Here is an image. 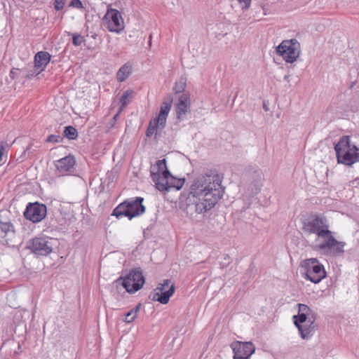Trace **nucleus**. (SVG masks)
Instances as JSON below:
<instances>
[{
    "instance_id": "12",
    "label": "nucleus",
    "mask_w": 359,
    "mask_h": 359,
    "mask_svg": "<svg viewBox=\"0 0 359 359\" xmlns=\"http://www.w3.org/2000/svg\"><path fill=\"white\" fill-rule=\"evenodd\" d=\"M294 323L298 328L300 335L302 339H306L309 337L311 332V325L314 322V319L311 318L306 315L300 314L293 316Z\"/></svg>"
},
{
    "instance_id": "19",
    "label": "nucleus",
    "mask_w": 359,
    "mask_h": 359,
    "mask_svg": "<svg viewBox=\"0 0 359 359\" xmlns=\"http://www.w3.org/2000/svg\"><path fill=\"white\" fill-rule=\"evenodd\" d=\"M74 164L75 161L74 157L68 156L57 161L55 163V166L60 172H64L69 171L72 168H73Z\"/></svg>"
},
{
    "instance_id": "18",
    "label": "nucleus",
    "mask_w": 359,
    "mask_h": 359,
    "mask_svg": "<svg viewBox=\"0 0 359 359\" xmlns=\"http://www.w3.org/2000/svg\"><path fill=\"white\" fill-rule=\"evenodd\" d=\"M51 55L46 51H39L34 56V68L43 71L50 60Z\"/></svg>"
},
{
    "instance_id": "32",
    "label": "nucleus",
    "mask_w": 359,
    "mask_h": 359,
    "mask_svg": "<svg viewBox=\"0 0 359 359\" xmlns=\"http://www.w3.org/2000/svg\"><path fill=\"white\" fill-rule=\"evenodd\" d=\"M62 140V137L60 135H50L46 139V142L58 143Z\"/></svg>"
},
{
    "instance_id": "16",
    "label": "nucleus",
    "mask_w": 359,
    "mask_h": 359,
    "mask_svg": "<svg viewBox=\"0 0 359 359\" xmlns=\"http://www.w3.org/2000/svg\"><path fill=\"white\" fill-rule=\"evenodd\" d=\"M172 104V98L171 96L166 97L161 105L160 112L156 120V123H158L161 128L165 126L168 115L170 111Z\"/></svg>"
},
{
    "instance_id": "1",
    "label": "nucleus",
    "mask_w": 359,
    "mask_h": 359,
    "mask_svg": "<svg viewBox=\"0 0 359 359\" xmlns=\"http://www.w3.org/2000/svg\"><path fill=\"white\" fill-rule=\"evenodd\" d=\"M224 194L222 178L215 170H207L193 180L187 198V212L203 215L212 209Z\"/></svg>"
},
{
    "instance_id": "4",
    "label": "nucleus",
    "mask_w": 359,
    "mask_h": 359,
    "mask_svg": "<svg viewBox=\"0 0 359 359\" xmlns=\"http://www.w3.org/2000/svg\"><path fill=\"white\" fill-rule=\"evenodd\" d=\"M302 267L304 269L303 277L313 283H319L326 277L324 266L316 258L306 259Z\"/></svg>"
},
{
    "instance_id": "34",
    "label": "nucleus",
    "mask_w": 359,
    "mask_h": 359,
    "mask_svg": "<svg viewBox=\"0 0 359 359\" xmlns=\"http://www.w3.org/2000/svg\"><path fill=\"white\" fill-rule=\"evenodd\" d=\"M21 72L20 69L17 68H13L10 71L9 76L11 80H14L17 78V76L19 75V73Z\"/></svg>"
},
{
    "instance_id": "31",
    "label": "nucleus",
    "mask_w": 359,
    "mask_h": 359,
    "mask_svg": "<svg viewBox=\"0 0 359 359\" xmlns=\"http://www.w3.org/2000/svg\"><path fill=\"white\" fill-rule=\"evenodd\" d=\"M156 168H157V172H156L161 173V172L163 171V170L166 168V161H165V159L163 158L162 160L157 161L156 163Z\"/></svg>"
},
{
    "instance_id": "24",
    "label": "nucleus",
    "mask_w": 359,
    "mask_h": 359,
    "mask_svg": "<svg viewBox=\"0 0 359 359\" xmlns=\"http://www.w3.org/2000/svg\"><path fill=\"white\" fill-rule=\"evenodd\" d=\"M184 180L171 177L169 183V191L172 189L180 190L184 185Z\"/></svg>"
},
{
    "instance_id": "11",
    "label": "nucleus",
    "mask_w": 359,
    "mask_h": 359,
    "mask_svg": "<svg viewBox=\"0 0 359 359\" xmlns=\"http://www.w3.org/2000/svg\"><path fill=\"white\" fill-rule=\"evenodd\" d=\"M104 24L111 32L119 34L124 29L123 19L121 13L116 9L108 11L104 16Z\"/></svg>"
},
{
    "instance_id": "13",
    "label": "nucleus",
    "mask_w": 359,
    "mask_h": 359,
    "mask_svg": "<svg viewBox=\"0 0 359 359\" xmlns=\"http://www.w3.org/2000/svg\"><path fill=\"white\" fill-rule=\"evenodd\" d=\"M128 212L130 213V220L133 218L142 215L145 212V206L142 203L144 198L142 197L130 198L126 200Z\"/></svg>"
},
{
    "instance_id": "43",
    "label": "nucleus",
    "mask_w": 359,
    "mask_h": 359,
    "mask_svg": "<svg viewBox=\"0 0 359 359\" xmlns=\"http://www.w3.org/2000/svg\"><path fill=\"white\" fill-rule=\"evenodd\" d=\"M119 115V112L117 113L114 116V119H116Z\"/></svg>"
},
{
    "instance_id": "37",
    "label": "nucleus",
    "mask_w": 359,
    "mask_h": 359,
    "mask_svg": "<svg viewBox=\"0 0 359 359\" xmlns=\"http://www.w3.org/2000/svg\"><path fill=\"white\" fill-rule=\"evenodd\" d=\"M70 6L75 8H82V3L80 0H72L70 3Z\"/></svg>"
},
{
    "instance_id": "7",
    "label": "nucleus",
    "mask_w": 359,
    "mask_h": 359,
    "mask_svg": "<svg viewBox=\"0 0 359 359\" xmlns=\"http://www.w3.org/2000/svg\"><path fill=\"white\" fill-rule=\"evenodd\" d=\"M276 52L285 62L292 63L299 57L300 44L297 39L285 40L277 47Z\"/></svg>"
},
{
    "instance_id": "6",
    "label": "nucleus",
    "mask_w": 359,
    "mask_h": 359,
    "mask_svg": "<svg viewBox=\"0 0 359 359\" xmlns=\"http://www.w3.org/2000/svg\"><path fill=\"white\" fill-rule=\"evenodd\" d=\"M55 242L47 236L35 237L29 241L27 248L36 255L47 256L52 252Z\"/></svg>"
},
{
    "instance_id": "39",
    "label": "nucleus",
    "mask_w": 359,
    "mask_h": 359,
    "mask_svg": "<svg viewBox=\"0 0 359 359\" xmlns=\"http://www.w3.org/2000/svg\"><path fill=\"white\" fill-rule=\"evenodd\" d=\"M91 37H93L96 41V43L99 44L102 41V36L99 34H93L91 36Z\"/></svg>"
},
{
    "instance_id": "36",
    "label": "nucleus",
    "mask_w": 359,
    "mask_h": 359,
    "mask_svg": "<svg viewBox=\"0 0 359 359\" xmlns=\"http://www.w3.org/2000/svg\"><path fill=\"white\" fill-rule=\"evenodd\" d=\"M41 71L36 72V68L34 67L33 69H32L30 72H29L27 74L25 75V77L26 79H31L32 77L34 76H37Z\"/></svg>"
},
{
    "instance_id": "22",
    "label": "nucleus",
    "mask_w": 359,
    "mask_h": 359,
    "mask_svg": "<svg viewBox=\"0 0 359 359\" xmlns=\"http://www.w3.org/2000/svg\"><path fill=\"white\" fill-rule=\"evenodd\" d=\"M111 215L115 216L118 219H120L122 217H127L130 219V213L128 212L126 200L121 203L114 209Z\"/></svg>"
},
{
    "instance_id": "28",
    "label": "nucleus",
    "mask_w": 359,
    "mask_h": 359,
    "mask_svg": "<svg viewBox=\"0 0 359 359\" xmlns=\"http://www.w3.org/2000/svg\"><path fill=\"white\" fill-rule=\"evenodd\" d=\"M137 316L130 310L124 315L123 321L126 323H130L135 320Z\"/></svg>"
},
{
    "instance_id": "44",
    "label": "nucleus",
    "mask_w": 359,
    "mask_h": 359,
    "mask_svg": "<svg viewBox=\"0 0 359 359\" xmlns=\"http://www.w3.org/2000/svg\"><path fill=\"white\" fill-rule=\"evenodd\" d=\"M288 78H289V76H288V75H285V76H284V79H285V80H287V79H288Z\"/></svg>"
},
{
    "instance_id": "9",
    "label": "nucleus",
    "mask_w": 359,
    "mask_h": 359,
    "mask_svg": "<svg viewBox=\"0 0 359 359\" xmlns=\"http://www.w3.org/2000/svg\"><path fill=\"white\" fill-rule=\"evenodd\" d=\"M230 347L233 353V359H250L255 351V346L251 341H233Z\"/></svg>"
},
{
    "instance_id": "33",
    "label": "nucleus",
    "mask_w": 359,
    "mask_h": 359,
    "mask_svg": "<svg viewBox=\"0 0 359 359\" xmlns=\"http://www.w3.org/2000/svg\"><path fill=\"white\" fill-rule=\"evenodd\" d=\"M65 5V0H55L54 8L57 11L62 10Z\"/></svg>"
},
{
    "instance_id": "14",
    "label": "nucleus",
    "mask_w": 359,
    "mask_h": 359,
    "mask_svg": "<svg viewBox=\"0 0 359 359\" xmlns=\"http://www.w3.org/2000/svg\"><path fill=\"white\" fill-rule=\"evenodd\" d=\"M15 231L13 223L0 217V241L4 239L6 242L11 241L15 236Z\"/></svg>"
},
{
    "instance_id": "40",
    "label": "nucleus",
    "mask_w": 359,
    "mask_h": 359,
    "mask_svg": "<svg viewBox=\"0 0 359 359\" xmlns=\"http://www.w3.org/2000/svg\"><path fill=\"white\" fill-rule=\"evenodd\" d=\"M351 186L353 187H357L359 186V177L355 178V180L350 182Z\"/></svg>"
},
{
    "instance_id": "17",
    "label": "nucleus",
    "mask_w": 359,
    "mask_h": 359,
    "mask_svg": "<svg viewBox=\"0 0 359 359\" xmlns=\"http://www.w3.org/2000/svg\"><path fill=\"white\" fill-rule=\"evenodd\" d=\"M151 177L158 190L160 191H169L170 180L167 179V177H161V173L153 171L151 172Z\"/></svg>"
},
{
    "instance_id": "10",
    "label": "nucleus",
    "mask_w": 359,
    "mask_h": 359,
    "mask_svg": "<svg viewBox=\"0 0 359 359\" xmlns=\"http://www.w3.org/2000/svg\"><path fill=\"white\" fill-rule=\"evenodd\" d=\"M47 213L46 205L39 202L29 203L24 212L25 217L34 223L42 221Z\"/></svg>"
},
{
    "instance_id": "38",
    "label": "nucleus",
    "mask_w": 359,
    "mask_h": 359,
    "mask_svg": "<svg viewBox=\"0 0 359 359\" xmlns=\"http://www.w3.org/2000/svg\"><path fill=\"white\" fill-rule=\"evenodd\" d=\"M161 177H167V179H168L169 180H170V178L171 177H173L170 171L166 168H165L164 170H163V171L161 172Z\"/></svg>"
},
{
    "instance_id": "21",
    "label": "nucleus",
    "mask_w": 359,
    "mask_h": 359,
    "mask_svg": "<svg viewBox=\"0 0 359 359\" xmlns=\"http://www.w3.org/2000/svg\"><path fill=\"white\" fill-rule=\"evenodd\" d=\"M133 71V66L130 62H126L122 67L119 68L116 73V78L119 82L124 81L127 78H128Z\"/></svg>"
},
{
    "instance_id": "42",
    "label": "nucleus",
    "mask_w": 359,
    "mask_h": 359,
    "mask_svg": "<svg viewBox=\"0 0 359 359\" xmlns=\"http://www.w3.org/2000/svg\"><path fill=\"white\" fill-rule=\"evenodd\" d=\"M2 156H3V153L1 151H0V162L2 160Z\"/></svg>"
},
{
    "instance_id": "45",
    "label": "nucleus",
    "mask_w": 359,
    "mask_h": 359,
    "mask_svg": "<svg viewBox=\"0 0 359 359\" xmlns=\"http://www.w3.org/2000/svg\"><path fill=\"white\" fill-rule=\"evenodd\" d=\"M29 150V148L27 147V149L25 150V151H28Z\"/></svg>"
},
{
    "instance_id": "8",
    "label": "nucleus",
    "mask_w": 359,
    "mask_h": 359,
    "mask_svg": "<svg viewBox=\"0 0 359 359\" xmlns=\"http://www.w3.org/2000/svg\"><path fill=\"white\" fill-rule=\"evenodd\" d=\"M175 285L171 284L170 280H165L163 283L158 284V287L152 292L149 298L161 304H165L169 302L170 297L174 294Z\"/></svg>"
},
{
    "instance_id": "5",
    "label": "nucleus",
    "mask_w": 359,
    "mask_h": 359,
    "mask_svg": "<svg viewBox=\"0 0 359 359\" xmlns=\"http://www.w3.org/2000/svg\"><path fill=\"white\" fill-rule=\"evenodd\" d=\"M116 282L121 284L128 292L133 294L142 287L144 277L140 269H135L124 278H118Z\"/></svg>"
},
{
    "instance_id": "2",
    "label": "nucleus",
    "mask_w": 359,
    "mask_h": 359,
    "mask_svg": "<svg viewBox=\"0 0 359 359\" xmlns=\"http://www.w3.org/2000/svg\"><path fill=\"white\" fill-rule=\"evenodd\" d=\"M302 230L309 234H316L324 241L316 244V248L324 254L339 255L344 252V242L337 241L329 230V224L325 217L319 215H311L303 219Z\"/></svg>"
},
{
    "instance_id": "20",
    "label": "nucleus",
    "mask_w": 359,
    "mask_h": 359,
    "mask_svg": "<svg viewBox=\"0 0 359 359\" xmlns=\"http://www.w3.org/2000/svg\"><path fill=\"white\" fill-rule=\"evenodd\" d=\"M262 175L260 170H252V187H250L252 195L257 194L260 191Z\"/></svg>"
},
{
    "instance_id": "23",
    "label": "nucleus",
    "mask_w": 359,
    "mask_h": 359,
    "mask_svg": "<svg viewBox=\"0 0 359 359\" xmlns=\"http://www.w3.org/2000/svg\"><path fill=\"white\" fill-rule=\"evenodd\" d=\"M64 135L69 140H75L78 136V133L74 127L68 126L65 127Z\"/></svg>"
},
{
    "instance_id": "27",
    "label": "nucleus",
    "mask_w": 359,
    "mask_h": 359,
    "mask_svg": "<svg viewBox=\"0 0 359 359\" xmlns=\"http://www.w3.org/2000/svg\"><path fill=\"white\" fill-rule=\"evenodd\" d=\"M185 86L186 82L184 81L180 80V81L175 83L173 90L175 93H180L184 91Z\"/></svg>"
},
{
    "instance_id": "29",
    "label": "nucleus",
    "mask_w": 359,
    "mask_h": 359,
    "mask_svg": "<svg viewBox=\"0 0 359 359\" xmlns=\"http://www.w3.org/2000/svg\"><path fill=\"white\" fill-rule=\"evenodd\" d=\"M299 311L298 313L300 314H304L307 316H309L311 313V309L306 304H299Z\"/></svg>"
},
{
    "instance_id": "25",
    "label": "nucleus",
    "mask_w": 359,
    "mask_h": 359,
    "mask_svg": "<svg viewBox=\"0 0 359 359\" xmlns=\"http://www.w3.org/2000/svg\"><path fill=\"white\" fill-rule=\"evenodd\" d=\"M133 94L134 92L132 90H127L123 93L119 99V102L121 104L122 107L126 106L129 103L130 98L133 97Z\"/></svg>"
},
{
    "instance_id": "35",
    "label": "nucleus",
    "mask_w": 359,
    "mask_h": 359,
    "mask_svg": "<svg viewBox=\"0 0 359 359\" xmlns=\"http://www.w3.org/2000/svg\"><path fill=\"white\" fill-rule=\"evenodd\" d=\"M252 0H238L239 4L243 9H248Z\"/></svg>"
},
{
    "instance_id": "41",
    "label": "nucleus",
    "mask_w": 359,
    "mask_h": 359,
    "mask_svg": "<svg viewBox=\"0 0 359 359\" xmlns=\"http://www.w3.org/2000/svg\"><path fill=\"white\" fill-rule=\"evenodd\" d=\"M140 308H141V304H138L133 309H132L131 311L137 316V312L140 311Z\"/></svg>"
},
{
    "instance_id": "15",
    "label": "nucleus",
    "mask_w": 359,
    "mask_h": 359,
    "mask_svg": "<svg viewBox=\"0 0 359 359\" xmlns=\"http://www.w3.org/2000/svg\"><path fill=\"white\" fill-rule=\"evenodd\" d=\"M189 108L190 100L189 96L186 94L182 95L175 104L177 118L179 121H182L185 119V116L189 111Z\"/></svg>"
},
{
    "instance_id": "26",
    "label": "nucleus",
    "mask_w": 359,
    "mask_h": 359,
    "mask_svg": "<svg viewBox=\"0 0 359 359\" xmlns=\"http://www.w3.org/2000/svg\"><path fill=\"white\" fill-rule=\"evenodd\" d=\"M161 128V126L158 125V123H156V120L154 119L153 121H151L149 123V125L146 130V135L147 137L152 136L154 133L157 131L158 128Z\"/></svg>"
},
{
    "instance_id": "30",
    "label": "nucleus",
    "mask_w": 359,
    "mask_h": 359,
    "mask_svg": "<svg viewBox=\"0 0 359 359\" xmlns=\"http://www.w3.org/2000/svg\"><path fill=\"white\" fill-rule=\"evenodd\" d=\"M84 41L83 37L80 34H73L72 36V43L76 46H79L81 45V43Z\"/></svg>"
},
{
    "instance_id": "3",
    "label": "nucleus",
    "mask_w": 359,
    "mask_h": 359,
    "mask_svg": "<svg viewBox=\"0 0 359 359\" xmlns=\"http://www.w3.org/2000/svg\"><path fill=\"white\" fill-rule=\"evenodd\" d=\"M338 163L351 166L359 161V148L351 140V137L344 135L334 145Z\"/></svg>"
}]
</instances>
